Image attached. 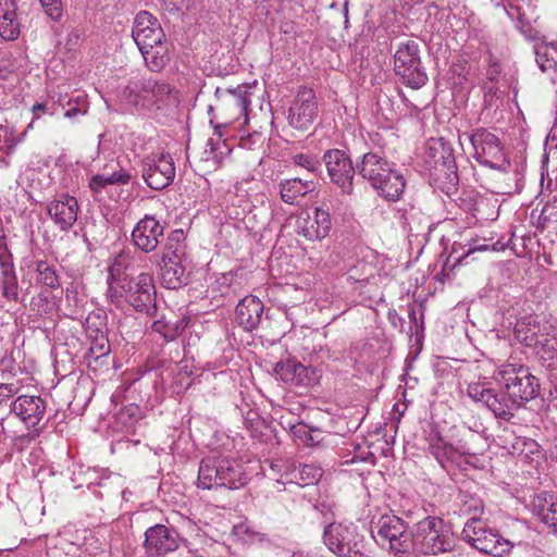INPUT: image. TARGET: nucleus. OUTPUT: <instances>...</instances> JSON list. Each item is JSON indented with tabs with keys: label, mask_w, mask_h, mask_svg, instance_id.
Returning <instances> with one entry per match:
<instances>
[{
	"label": "nucleus",
	"mask_w": 557,
	"mask_h": 557,
	"mask_svg": "<svg viewBox=\"0 0 557 557\" xmlns=\"http://www.w3.org/2000/svg\"><path fill=\"white\" fill-rule=\"evenodd\" d=\"M65 299L67 301V306L71 307V312L75 313V308L78 305V294L75 288L67 287L65 290Z\"/></svg>",
	"instance_id": "obj_54"
},
{
	"label": "nucleus",
	"mask_w": 557,
	"mask_h": 557,
	"mask_svg": "<svg viewBox=\"0 0 557 557\" xmlns=\"http://www.w3.org/2000/svg\"><path fill=\"white\" fill-rule=\"evenodd\" d=\"M129 173L123 169H120L119 171H114L109 175H94L89 182V187L94 193H101L108 185H125L129 182Z\"/></svg>",
	"instance_id": "obj_33"
},
{
	"label": "nucleus",
	"mask_w": 557,
	"mask_h": 557,
	"mask_svg": "<svg viewBox=\"0 0 557 557\" xmlns=\"http://www.w3.org/2000/svg\"><path fill=\"white\" fill-rule=\"evenodd\" d=\"M535 506L541 520L557 533V496L544 493L537 496Z\"/></svg>",
	"instance_id": "obj_32"
},
{
	"label": "nucleus",
	"mask_w": 557,
	"mask_h": 557,
	"mask_svg": "<svg viewBox=\"0 0 557 557\" xmlns=\"http://www.w3.org/2000/svg\"><path fill=\"white\" fill-rule=\"evenodd\" d=\"M273 371L283 382L300 385L304 383L307 368L297 360L288 359L277 362Z\"/></svg>",
	"instance_id": "obj_31"
},
{
	"label": "nucleus",
	"mask_w": 557,
	"mask_h": 557,
	"mask_svg": "<svg viewBox=\"0 0 557 557\" xmlns=\"http://www.w3.org/2000/svg\"><path fill=\"white\" fill-rule=\"evenodd\" d=\"M509 454L524 456L525 458L539 451V444L525 436H517L509 446H505Z\"/></svg>",
	"instance_id": "obj_35"
},
{
	"label": "nucleus",
	"mask_w": 557,
	"mask_h": 557,
	"mask_svg": "<svg viewBox=\"0 0 557 557\" xmlns=\"http://www.w3.org/2000/svg\"><path fill=\"white\" fill-rule=\"evenodd\" d=\"M152 330L159 334H161L166 341H172L176 338L184 330V325L182 322L168 321L164 318L156 320L152 323Z\"/></svg>",
	"instance_id": "obj_37"
},
{
	"label": "nucleus",
	"mask_w": 557,
	"mask_h": 557,
	"mask_svg": "<svg viewBox=\"0 0 557 557\" xmlns=\"http://www.w3.org/2000/svg\"><path fill=\"white\" fill-rule=\"evenodd\" d=\"M533 356L552 381H557V339L547 335L533 349Z\"/></svg>",
	"instance_id": "obj_24"
},
{
	"label": "nucleus",
	"mask_w": 557,
	"mask_h": 557,
	"mask_svg": "<svg viewBox=\"0 0 557 557\" xmlns=\"http://www.w3.org/2000/svg\"><path fill=\"white\" fill-rule=\"evenodd\" d=\"M461 535L472 547L494 557H504L512 548L510 540L503 537L475 517L466 522Z\"/></svg>",
	"instance_id": "obj_8"
},
{
	"label": "nucleus",
	"mask_w": 557,
	"mask_h": 557,
	"mask_svg": "<svg viewBox=\"0 0 557 557\" xmlns=\"http://www.w3.org/2000/svg\"><path fill=\"white\" fill-rule=\"evenodd\" d=\"M171 90L170 85L164 82L135 77L123 88L121 98L134 107L151 108L162 102Z\"/></svg>",
	"instance_id": "obj_9"
},
{
	"label": "nucleus",
	"mask_w": 557,
	"mask_h": 557,
	"mask_svg": "<svg viewBox=\"0 0 557 557\" xmlns=\"http://www.w3.org/2000/svg\"><path fill=\"white\" fill-rule=\"evenodd\" d=\"M512 548L507 555L511 557H540L539 549L528 542L519 541L517 543L511 541Z\"/></svg>",
	"instance_id": "obj_46"
},
{
	"label": "nucleus",
	"mask_w": 557,
	"mask_h": 557,
	"mask_svg": "<svg viewBox=\"0 0 557 557\" xmlns=\"http://www.w3.org/2000/svg\"><path fill=\"white\" fill-rule=\"evenodd\" d=\"M16 388L13 384H0V404L3 403L5 399L12 397L16 393Z\"/></svg>",
	"instance_id": "obj_55"
},
{
	"label": "nucleus",
	"mask_w": 557,
	"mask_h": 557,
	"mask_svg": "<svg viewBox=\"0 0 557 557\" xmlns=\"http://www.w3.org/2000/svg\"><path fill=\"white\" fill-rule=\"evenodd\" d=\"M318 114L319 106L315 92L311 88H299L288 109V125L295 129L308 131Z\"/></svg>",
	"instance_id": "obj_11"
},
{
	"label": "nucleus",
	"mask_w": 557,
	"mask_h": 557,
	"mask_svg": "<svg viewBox=\"0 0 557 557\" xmlns=\"http://www.w3.org/2000/svg\"><path fill=\"white\" fill-rule=\"evenodd\" d=\"M428 443L429 453L444 468L447 463H458L462 456L470 454L465 445L454 446L437 432L429 435Z\"/></svg>",
	"instance_id": "obj_21"
},
{
	"label": "nucleus",
	"mask_w": 557,
	"mask_h": 557,
	"mask_svg": "<svg viewBox=\"0 0 557 557\" xmlns=\"http://www.w3.org/2000/svg\"><path fill=\"white\" fill-rule=\"evenodd\" d=\"M448 178H449L450 183L457 182L458 181L457 172L451 170L450 174L448 175Z\"/></svg>",
	"instance_id": "obj_64"
},
{
	"label": "nucleus",
	"mask_w": 557,
	"mask_h": 557,
	"mask_svg": "<svg viewBox=\"0 0 557 557\" xmlns=\"http://www.w3.org/2000/svg\"><path fill=\"white\" fill-rule=\"evenodd\" d=\"M292 162L297 166L306 169L310 173H317L321 169L319 159L313 154L295 153L292 156Z\"/></svg>",
	"instance_id": "obj_43"
},
{
	"label": "nucleus",
	"mask_w": 557,
	"mask_h": 557,
	"mask_svg": "<svg viewBox=\"0 0 557 557\" xmlns=\"http://www.w3.org/2000/svg\"><path fill=\"white\" fill-rule=\"evenodd\" d=\"M127 280H117L108 277V297L111 298V301L114 304H119L123 297L126 298L127 290Z\"/></svg>",
	"instance_id": "obj_42"
},
{
	"label": "nucleus",
	"mask_w": 557,
	"mask_h": 557,
	"mask_svg": "<svg viewBox=\"0 0 557 557\" xmlns=\"http://www.w3.org/2000/svg\"><path fill=\"white\" fill-rule=\"evenodd\" d=\"M18 35L20 22L15 0H0V36L4 40H14Z\"/></svg>",
	"instance_id": "obj_26"
},
{
	"label": "nucleus",
	"mask_w": 557,
	"mask_h": 557,
	"mask_svg": "<svg viewBox=\"0 0 557 557\" xmlns=\"http://www.w3.org/2000/svg\"><path fill=\"white\" fill-rule=\"evenodd\" d=\"M484 89H485V99L488 96H491V97L494 96L496 94V91H497V88H496L495 84L491 83V82H490V85L486 84L484 86Z\"/></svg>",
	"instance_id": "obj_60"
},
{
	"label": "nucleus",
	"mask_w": 557,
	"mask_h": 557,
	"mask_svg": "<svg viewBox=\"0 0 557 557\" xmlns=\"http://www.w3.org/2000/svg\"><path fill=\"white\" fill-rule=\"evenodd\" d=\"M494 389L487 387L485 383H470L467 388L468 396L475 403H482L487 406Z\"/></svg>",
	"instance_id": "obj_41"
},
{
	"label": "nucleus",
	"mask_w": 557,
	"mask_h": 557,
	"mask_svg": "<svg viewBox=\"0 0 557 557\" xmlns=\"http://www.w3.org/2000/svg\"><path fill=\"white\" fill-rule=\"evenodd\" d=\"M278 189L283 202L297 205L301 198L314 190V183L299 177L286 178L278 183Z\"/></svg>",
	"instance_id": "obj_25"
},
{
	"label": "nucleus",
	"mask_w": 557,
	"mask_h": 557,
	"mask_svg": "<svg viewBox=\"0 0 557 557\" xmlns=\"http://www.w3.org/2000/svg\"><path fill=\"white\" fill-rule=\"evenodd\" d=\"M323 162L325 163L327 174L331 182L337 185L343 193L351 194L352 180L356 169L349 156L341 149H329L323 154Z\"/></svg>",
	"instance_id": "obj_14"
},
{
	"label": "nucleus",
	"mask_w": 557,
	"mask_h": 557,
	"mask_svg": "<svg viewBox=\"0 0 557 557\" xmlns=\"http://www.w3.org/2000/svg\"><path fill=\"white\" fill-rule=\"evenodd\" d=\"M264 312L262 301L252 295L244 297L237 305L235 318L245 331L255 330L261 322Z\"/></svg>",
	"instance_id": "obj_22"
},
{
	"label": "nucleus",
	"mask_w": 557,
	"mask_h": 557,
	"mask_svg": "<svg viewBox=\"0 0 557 557\" xmlns=\"http://www.w3.org/2000/svg\"><path fill=\"white\" fill-rule=\"evenodd\" d=\"M293 479L301 486L317 483L322 476V470L314 465H299L292 472Z\"/></svg>",
	"instance_id": "obj_34"
},
{
	"label": "nucleus",
	"mask_w": 557,
	"mask_h": 557,
	"mask_svg": "<svg viewBox=\"0 0 557 557\" xmlns=\"http://www.w3.org/2000/svg\"><path fill=\"white\" fill-rule=\"evenodd\" d=\"M79 113H81V109H79V108H77V107H75V108L69 109V110L64 113V116H65V117L71 119V117L76 116V115H77V114H79Z\"/></svg>",
	"instance_id": "obj_62"
},
{
	"label": "nucleus",
	"mask_w": 557,
	"mask_h": 557,
	"mask_svg": "<svg viewBox=\"0 0 557 557\" xmlns=\"http://www.w3.org/2000/svg\"><path fill=\"white\" fill-rule=\"evenodd\" d=\"M508 16L513 20L515 16L517 15L518 16V24H517V27L523 32L524 34H527V32L523 29V26H524V23L523 21L521 20L520 17V9L518 7H513V5H510L509 9L505 8Z\"/></svg>",
	"instance_id": "obj_56"
},
{
	"label": "nucleus",
	"mask_w": 557,
	"mask_h": 557,
	"mask_svg": "<svg viewBox=\"0 0 557 557\" xmlns=\"http://www.w3.org/2000/svg\"><path fill=\"white\" fill-rule=\"evenodd\" d=\"M175 166L170 154L147 158L143 163V178L154 190H162L174 180Z\"/></svg>",
	"instance_id": "obj_15"
},
{
	"label": "nucleus",
	"mask_w": 557,
	"mask_h": 557,
	"mask_svg": "<svg viewBox=\"0 0 557 557\" xmlns=\"http://www.w3.org/2000/svg\"><path fill=\"white\" fill-rule=\"evenodd\" d=\"M548 334L534 315H525L519 319L515 325V337L516 339L533 349L541 344L542 338H545Z\"/></svg>",
	"instance_id": "obj_23"
},
{
	"label": "nucleus",
	"mask_w": 557,
	"mask_h": 557,
	"mask_svg": "<svg viewBox=\"0 0 557 557\" xmlns=\"http://www.w3.org/2000/svg\"><path fill=\"white\" fill-rule=\"evenodd\" d=\"M36 272L38 273L39 282L50 288L60 287V280L57 274L55 268L49 262L40 260L36 263Z\"/></svg>",
	"instance_id": "obj_38"
},
{
	"label": "nucleus",
	"mask_w": 557,
	"mask_h": 557,
	"mask_svg": "<svg viewBox=\"0 0 557 557\" xmlns=\"http://www.w3.org/2000/svg\"><path fill=\"white\" fill-rule=\"evenodd\" d=\"M45 13L52 21L59 22L63 16L62 0H39Z\"/></svg>",
	"instance_id": "obj_47"
},
{
	"label": "nucleus",
	"mask_w": 557,
	"mask_h": 557,
	"mask_svg": "<svg viewBox=\"0 0 557 557\" xmlns=\"http://www.w3.org/2000/svg\"><path fill=\"white\" fill-rule=\"evenodd\" d=\"M184 261H169L160 263L162 284L168 289H177L187 283Z\"/></svg>",
	"instance_id": "obj_29"
},
{
	"label": "nucleus",
	"mask_w": 557,
	"mask_h": 557,
	"mask_svg": "<svg viewBox=\"0 0 557 557\" xmlns=\"http://www.w3.org/2000/svg\"><path fill=\"white\" fill-rule=\"evenodd\" d=\"M322 541L336 557H370L364 536L352 524L341 522L325 524Z\"/></svg>",
	"instance_id": "obj_4"
},
{
	"label": "nucleus",
	"mask_w": 557,
	"mask_h": 557,
	"mask_svg": "<svg viewBox=\"0 0 557 557\" xmlns=\"http://www.w3.org/2000/svg\"><path fill=\"white\" fill-rule=\"evenodd\" d=\"M461 511L473 513V517L478 518L476 516L483 511V502L478 497L463 495Z\"/></svg>",
	"instance_id": "obj_49"
},
{
	"label": "nucleus",
	"mask_w": 557,
	"mask_h": 557,
	"mask_svg": "<svg viewBox=\"0 0 557 557\" xmlns=\"http://www.w3.org/2000/svg\"><path fill=\"white\" fill-rule=\"evenodd\" d=\"M395 73L403 83L413 89L422 87L428 76L422 67L419 44L414 40H407L399 45L394 55Z\"/></svg>",
	"instance_id": "obj_10"
},
{
	"label": "nucleus",
	"mask_w": 557,
	"mask_h": 557,
	"mask_svg": "<svg viewBox=\"0 0 557 557\" xmlns=\"http://www.w3.org/2000/svg\"><path fill=\"white\" fill-rule=\"evenodd\" d=\"M47 409L46 401L40 396L22 395L11 405V412L20 418L28 429H34L38 434L40 423L45 418Z\"/></svg>",
	"instance_id": "obj_16"
},
{
	"label": "nucleus",
	"mask_w": 557,
	"mask_h": 557,
	"mask_svg": "<svg viewBox=\"0 0 557 557\" xmlns=\"http://www.w3.org/2000/svg\"><path fill=\"white\" fill-rule=\"evenodd\" d=\"M409 319H410L411 323L414 325V327H418V325H417V313H416L414 309H411L409 311Z\"/></svg>",
	"instance_id": "obj_63"
},
{
	"label": "nucleus",
	"mask_w": 557,
	"mask_h": 557,
	"mask_svg": "<svg viewBox=\"0 0 557 557\" xmlns=\"http://www.w3.org/2000/svg\"><path fill=\"white\" fill-rule=\"evenodd\" d=\"M473 149V158L484 166L506 173L511 163L498 136L485 127H476L466 134Z\"/></svg>",
	"instance_id": "obj_7"
},
{
	"label": "nucleus",
	"mask_w": 557,
	"mask_h": 557,
	"mask_svg": "<svg viewBox=\"0 0 557 557\" xmlns=\"http://www.w3.org/2000/svg\"><path fill=\"white\" fill-rule=\"evenodd\" d=\"M132 37L140 50L153 44H160L165 38V34L157 17L148 11H140L135 16Z\"/></svg>",
	"instance_id": "obj_18"
},
{
	"label": "nucleus",
	"mask_w": 557,
	"mask_h": 557,
	"mask_svg": "<svg viewBox=\"0 0 557 557\" xmlns=\"http://www.w3.org/2000/svg\"><path fill=\"white\" fill-rule=\"evenodd\" d=\"M0 270L1 273L15 271L13 256L7 244V236H0Z\"/></svg>",
	"instance_id": "obj_44"
},
{
	"label": "nucleus",
	"mask_w": 557,
	"mask_h": 557,
	"mask_svg": "<svg viewBox=\"0 0 557 557\" xmlns=\"http://www.w3.org/2000/svg\"><path fill=\"white\" fill-rule=\"evenodd\" d=\"M75 197L62 195L47 205V213L62 232H67L75 224L78 213Z\"/></svg>",
	"instance_id": "obj_20"
},
{
	"label": "nucleus",
	"mask_w": 557,
	"mask_h": 557,
	"mask_svg": "<svg viewBox=\"0 0 557 557\" xmlns=\"http://www.w3.org/2000/svg\"><path fill=\"white\" fill-rule=\"evenodd\" d=\"M371 533L373 540L383 548L395 555H404L411 552L412 532L408 531L406 521L393 513H386L372 522Z\"/></svg>",
	"instance_id": "obj_6"
},
{
	"label": "nucleus",
	"mask_w": 557,
	"mask_h": 557,
	"mask_svg": "<svg viewBox=\"0 0 557 557\" xmlns=\"http://www.w3.org/2000/svg\"><path fill=\"white\" fill-rule=\"evenodd\" d=\"M297 234L308 240H322L332 230V218L327 208L317 207L312 214L297 219Z\"/></svg>",
	"instance_id": "obj_17"
},
{
	"label": "nucleus",
	"mask_w": 557,
	"mask_h": 557,
	"mask_svg": "<svg viewBox=\"0 0 557 557\" xmlns=\"http://www.w3.org/2000/svg\"><path fill=\"white\" fill-rule=\"evenodd\" d=\"M290 433L296 440H299L304 445L313 446L320 442L317 433L318 430L309 428L307 424L299 422L290 425Z\"/></svg>",
	"instance_id": "obj_39"
},
{
	"label": "nucleus",
	"mask_w": 557,
	"mask_h": 557,
	"mask_svg": "<svg viewBox=\"0 0 557 557\" xmlns=\"http://www.w3.org/2000/svg\"><path fill=\"white\" fill-rule=\"evenodd\" d=\"M496 380L519 408L539 395V380L523 364L502 366L497 371Z\"/></svg>",
	"instance_id": "obj_5"
},
{
	"label": "nucleus",
	"mask_w": 557,
	"mask_h": 557,
	"mask_svg": "<svg viewBox=\"0 0 557 557\" xmlns=\"http://www.w3.org/2000/svg\"><path fill=\"white\" fill-rule=\"evenodd\" d=\"M2 296L9 301L18 299V282L15 271L1 273L0 276Z\"/></svg>",
	"instance_id": "obj_40"
},
{
	"label": "nucleus",
	"mask_w": 557,
	"mask_h": 557,
	"mask_svg": "<svg viewBox=\"0 0 557 557\" xmlns=\"http://www.w3.org/2000/svg\"><path fill=\"white\" fill-rule=\"evenodd\" d=\"M139 51L151 72L162 71L171 60L170 44L166 38L161 40L160 44H153Z\"/></svg>",
	"instance_id": "obj_27"
},
{
	"label": "nucleus",
	"mask_w": 557,
	"mask_h": 557,
	"mask_svg": "<svg viewBox=\"0 0 557 557\" xmlns=\"http://www.w3.org/2000/svg\"><path fill=\"white\" fill-rule=\"evenodd\" d=\"M32 112L34 114V116L36 119H38L40 116L41 113L46 114V113H50L49 112V108L47 107L46 103H42V102H37L35 103L33 107H32Z\"/></svg>",
	"instance_id": "obj_59"
},
{
	"label": "nucleus",
	"mask_w": 557,
	"mask_h": 557,
	"mask_svg": "<svg viewBox=\"0 0 557 557\" xmlns=\"http://www.w3.org/2000/svg\"><path fill=\"white\" fill-rule=\"evenodd\" d=\"M554 49L557 53V45L556 44H536L534 46V53L536 58V63L543 72L550 70L553 66H556V60L554 55L549 53V49Z\"/></svg>",
	"instance_id": "obj_36"
},
{
	"label": "nucleus",
	"mask_w": 557,
	"mask_h": 557,
	"mask_svg": "<svg viewBox=\"0 0 557 557\" xmlns=\"http://www.w3.org/2000/svg\"><path fill=\"white\" fill-rule=\"evenodd\" d=\"M496 419L510 421L515 417V412L520 409L512 400V397L506 393L505 388L500 392L494 389L491 399L486 406Z\"/></svg>",
	"instance_id": "obj_28"
},
{
	"label": "nucleus",
	"mask_w": 557,
	"mask_h": 557,
	"mask_svg": "<svg viewBox=\"0 0 557 557\" xmlns=\"http://www.w3.org/2000/svg\"><path fill=\"white\" fill-rule=\"evenodd\" d=\"M164 227L153 215L146 214L135 225L132 232V242L135 247L149 253L157 249Z\"/></svg>",
	"instance_id": "obj_19"
},
{
	"label": "nucleus",
	"mask_w": 557,
	"mask_h": 557,
	"mask_svg": "<svg viewBox=\"0 0 557 557\" xmlns=\"http://www.w3.org/2000/svg\"><path fill=\"white\" fill-rule=\"evenodd\" d=\"M126 301L137 311L150 318L156 317L157 293L152 276L140 273L135 280L127 283Z\"/></svg>",
	"instance_id": "obj_12"
},
{
	"label": "nucleus",
	"mask_w": 557,
	"mask_h": 557,
	"mask_svg": "<svg viewBox=\"0 0 557 557\" xmlns=\"http://www.w3.org/2000/svg\"><path fill=\"white\" fill-rule=\"evenodd\" d=\"M127 267V255L124 252H120L115 256L113 259V262L109 267V275L110 278H117V280H127L126 277H123L122 274L124 270Z\"/></svg>",
	"instance_id": "obj_48"
},
{
	"label": "nucleus",
	"mask_w": 557,
	"mask_h": 557,
	"mask_svg": "<svg viewBox=\"0 0 557 557\" xmlns=\"http://www.w3.org/2000/svg\"><path fill=\"white\" fill-rule=\"evenodd\" d=\"M109 352L110 343L106 334H100V338H96V341L90 343L88 355L95 360L108 356Z\"/></svg>",
	"instance_id": "obj_45"
},
{
	"label": "nucleus",
	"mask_w": 557,
	"mask_h": 557,
	"mask_svg": "<svg viewBox=\"0 0 557 557\" xmlns=\"http://www.w3.org/2000/svg\"><path fill=\"white\" fill-rule=\"evenodd\" d=\"M549 456L553 460L557 461V437L555 438L553 445L549 448Z\"/></svg>",
	"instance_id": "obj_61"
},
{
	"label": "nucleus",
	"mask_w": 557,
	"mask_h": 557,
	"mask_svg": "<svg viewBox=\"0 0 557 557\" xmlns=\"http://www.w3.org/2000/svg\"><path fill=\"white\" fill-rule=\"evenodd\" d=\"M210 124L213 125V134L221 139L224 136L223 129L226 127V124H213V120H210ZM220 145V140L214 143L212 138L208 140L207 146L210 147L211 152H214L218 149V146Z\"/></svg>",
	"instance_id": "obj_53"
},
{
	"label": "nucleus",
	"mask_w": 557,
	"mask_h": 557,
	"mask_svg": "<svg viewBox=\"0 0 557 557\" xmlns=\"http://www.w3.org/2000/svg\"><path fill=\"white\" fill-rule=\"evenodd\" d=\"M499 73H500L499 65L497 63H492L486 72L487 79L491 83H494L497 79V76L499 75Z\"/></svg>",
	"instance_id": "obj_58"
},
{
	"label": "nucleus",
	"mask_w": 557,
	"mask_h": 557,
	"mask_svg": "<svg viewBox=\"0 0 557 557\" xmlns=\"http://www.w3.org/2000/svg\"><path fill=\"white\" fill-rule=\"evenodd\" d=\"M186 236L183 230L172 231L165 242L162 250L161 262L185 261L186 258Z\"/></svg>",
	"instance_id": "obj_30"
},
{
	"label": "nucleus",
	"mask_w": 557,
	"mask_h": 557,
	"mask_svg": "<svg viewBox=\"0 0 557 557\" xmlns=\"http://www.w3.org/2000/svg\"><path fill=\"white\" fill-rule=\"evenodd\" d=\"M94 319H99L98 317H88L86 319V335L88 339L91 342L96 341V338H100V334H106L102 327L98 326Z\"/></svg>",
	"instance_id": "obj_51"
},
{
	"label": "nucleus",
	"mask_w": 557,
	"mask_h": 557,
	"mask_svg": "<svg viewBox=\"0 0 557 557\" xmlns=\"http://www.w3.org/2000/svg\"><path fill=\"white\" fill-rule=\"evenodd\" d=\"M247 480L243 466L237 461L222 456H208L200 462L197 481L198 486L203 490H238Z\"/></svg>",
	"instance_id": "obj_2"
},
{
	"label": "nucleus",
	"mask_w": 557,
	"mask_h": 557,
	"mask_svg": "<svg viewBox=\"0 0 557 557\" xmlns=\"http://www.w3.org/2000/svg\"><path fill=\"white\" fill-rule=\"evenodd\" d=\"M357 170L384 199L397 201L404 194L405 177L393 163L379 153H364L361 162L357 163Z\"/></svg>",
	"instance_id": "obj_1"
},
{
	"label": "nucleus",
	"mask_w": 557,
	"mask_h": 557,
	"mask_svg": "<svg viewBox=\"0 0 557 557\" xmlns=\"http://www.w3.org/2000/svg\"><path fill=\"white\" fill-rule=\"evenodd\" d=\"M388 320L394 327H404L405 320L400 315H398V313L395 310L388 311Z\"/></svg>",
	"instance_id": "obj_57"
},
{
	"label": "nucleus",
	"mask_w": 557,
	"mask_h": 557,
	"mask_svg": "<svg viewBox=\"0 0 557 557\" xmlns=\"http://www.w3.org/2000/svg\"><path fill=\"white\" fill-rule=\"evenodd\" d=\"M490 249L494 250V251L504 250L505 245L502 244L499 240L496 243H493L492 245H490V244H480V245L471 244L466 252V256L473 253L475 251H486Z\"/></svg>",
	"instance_id": "obj_52"
},
{
	"label": "nucleus",
	"mask_w": 557,
	"mask_h": 557,
	"mask_svg": "<svg viewBox=\"0 0 557 557\" xmlns=\"http://www.w3.org/2000/svg\"><path fill=\"white\" fill-rule=\"evenodd\" d=\"M214 94L219 99L224 97L225 95H230L233 98L234 104L240 111H245L249 104V101L245 97H242L240 95L236 94V91L233 89H223L218 87Z\"/></svg>",
	"instance_id": "obj_50"
},
{
	"label": "nucleus",
	"mask_w": 557,
	"mask_h": 557,
	"mask_svg": "<svg viewBox=\"0 0 557 557\" xmlns=\"http://www.w3.org/2000/svg\"><path fill=\"white\" fill-rule=\"evenodd\" d=\"M181 545V536L173 527L157 523L145 531L143 547L149 557H162L175 552Z\"/></svg>",
	"instance_id": "obj_13"
},
{
	"label": "nucleus",
	"mask_w": 557,
	"mask_h": 557,
	"mask_svg": "<svg viewBox=\"0 0 557 557\" xmlns=\"http://www.w3.org/2000/svg\"><path fill=\"white\" fill-rule=\"evenodd\" d=\"M411 542V552L422 555L450 552L455 546L451 534L445 530L444 520L434 516H428L416 524Z\"/></svg>",
	"instance_id": "obj_3"
}]
</instances>
